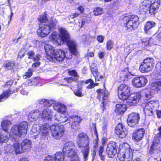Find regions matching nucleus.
Instances as JSON below:
<instances>
[{"instance_id":"f257e3e1","label":"nucleus","mask_w":161,"mask_h":161,"mask_svg":"<svg viewBox=\"0 0 161 161\" xmlns=\"http://www.w3.org/2000/svg\"><path fill=\"white\" fill-rule=\"evenodd\" d=\"M59 34L56 32L52 33L50 36L51 40L55 42L58 45L66 43L70 52L75 56L77 55L78 52L75 42L71 39L69 33L64 29L60 27L58 29Z\"/></svg>"},{"instance_id":"f03ea898","label":"nucleus","mask_w":161,"mask_h":161,"mask_svg":"<svg viewBox=\"0 0 161 161\" xmlns=\"http://www.w3.org/2000/svg\"><path fill=\"white\" fill-rule=\"evenodd\" d=\"M44 48L46 57L49 61L60 62L63 61L66 57L65 53L64 50L58 49L55 51V49L51 45L46 44Z\"/></svg>"},{"instance_id":"7ed1b4c3","label":"nucleus","mask_w":161,"mask_h":161,"mask_svg":"<svg viewBox=\"0 0 161 161\" xmlns=\"http://www.w3.org/2000/svg\"><path fill=\"white\" fill-rule=\"evenodd\" d=\"M17 140L15 139L14 141L13 145L8 146V147L10 148L8 151L9 152L14 154H18L24 152H28L30 151L32 145V143L30 140L25 139L20 144L19 142V139Z\"/></svg>"},{"instance_id":"20e7f679","label":"nucleus","mask_w":161,"mask_h":161,"mask_svg":"<svg viewBox=\"0 0 161 161\" xmlns=\"http://www.w3.org/2000/svg\"><path fill=\"white\" fill-rule=\"evenodd\" d=\"M76 142L77 145L82 153L84 161L88 159L89 152V140L87 135L85 133L81 132L78 135Z\"/></svg>"},{"instance_id":"39448f33","label":"nucleus","mask_w":161,"mask_h":161,"mask_svg":"<svg viewBox=\"0 0 161 161\" xmlns=\"http://www.w3.org/2000/svg\"><path fill=\"white\" fill-rule=\"evenodd\" d=\"M121 22V24L125 28L127 31L131 32L138 28L140 19L137 15L133 14L124 16Z\"/></svg>"},{"instance_id":"423d86ee","label":"nucleus","mask_w":161,"mask_h":161,"mask_svg":"<svg viewBox=\"0 0 161 161\" xmlns=\"http://www.w3.org/2000/svg\"><path fill=\"white\" fill-rule=\"evenodd\" d=\"M28 128V123L25 121L20 123L18 125H14L11 130V136L13 141L16 139L23 137L25 136Z\"/></svg>"},{"instance_id":"0eeeda50","label":"nucleus","mask_w":161,"mask_h":161,"mask_svg":"<svg viewBox=\"0 0 161 161\" xmlns=\"http://www.w3.org/2000/svg\"><path fill=\"white\" fill-rule=\"evenodd\" d=\"M49 125L48 124L44 123L42 124H34L32 127L31 134L36 139L40 134L41 132V138L44 139L48 136L49 132Z\"/></svg>"},{"instance_id":"6e6552de","label":"nucleus","mask_w":161,"mask_h":161,"mask_svg":"<svg viewBox=\"0 0 161 161\" xmlns=\"http://www.w3.org/2000/svg\"><path fill=\"white\" fill-rule=\"evenodd\" d=\"M53 108L55 110L59 112L55 116V120L57 122L63 123L69 119V117L64 114L66 110V107L65 105L60 103H57L54 104Z\"/></svg>"},{"instance_id":"1a4fd4ad","label":"nucleus","mask_w":161,"mask_h":161,"mask_svg":"<svg viewBox=\"0 0 161 161\" xmlns=\"http://www.w3.org/2000/svg\"><path fill=\"white\" fill-rule=\"evenodd\" d=\"M155 65L154 59L153 58L147 57L142 62L139 69L142 73H147L153 69Z\"/></svg>"},{"instance_id":"9d476101","label":"nucleus","mask_w":161,"mask_h":161,"mask_svg":"<svg viewBox=\"0 0 161 161\" xmlns=\"http://www.w3.org/2000/svg\"><path fill=\"white\" fill-rule=\"evenodd\" d=\"M117 91L119 99L125 101L129 99L130 93V88L127 85L123 83L120 84L118 88Z\"/></svg>"},{"instance_id":"9b49d317","label":"nucleus","mask_w":161,"mask_h":161,"mask_svg":"<svg viewBox=\"0 0 161 161\" xmlns=\"http://www.w3.org/2000/svg\"><path fill=\"white\" fill-rule=\"evenodd\" d=\"M51 130V132L53 137L55 139H59L63 136L64 132V128L63 125H59L57 124H53L50 126L49 130Z\"/></svg>"},{"instance_id":"f8f14e48","label":"nucleus","mask_w":161,"mask_h":161,"mask_svg":"<svg viewBox=\"0 0 161 161\" xmlns=\"http://www.w3.org/2000/svg\"><path fill=\"white\" fill-rule=\"evenodd\" d=\"M118 157L120 161H132V153L129 148L123 147L118 153Z\"/></svg>"},{"instance_id":"ddd939ff","label":"nucleus","mask_w":161,"mask_h":161,"mask_svg":"<svg viewBox=\"0 0 161 161\" xmlns=\"http://www.w3.org/2000/svg\"><path fill=\"white\" fill-rule=\"evenodd\" d=\"M125 102V103L116 105L115 112L117 114H122L125 112L127 108L135 106L138 104L137 101Z\"/></svg>"},{"instance_id":"4468645a","label":"nucleus","mask_w":161,"mask_h":161,"mask_svg":"<svg viewBox=\"0 0 161 161\" xmlns=\"http://www.w3.org/2000/svg\"><path fill=\"white\" fill-rule=\"evenodd\" d=\"M75 143L72 141L67 142L64 145L63 152L64 155L67 157H72L76 153L74 151Z\"/></svg>"},{"instance_id":"2eb2a0df","label":"nucleus","mask_w":161,"mask_h":161,"mask_svg":"<svg viewBox=\"0 0 161 161\" xmlns=\"http://www.w3.org/2000/svg\"><path fill=\"white\" fill-rule=\"evenodd\" d=\"M160 136V134L156 135L152 146L149 150V153L152 156H158L159 153L160 152L158 147H159V142H161L160 139L158 138Z\"/></svg>"},{"instance_id":"dca6fc26","label":"nucleus","mask_w":161,"mask_h":161,"mask_svg":"<svg viewBox=\"0 0 161 161\" xmlns=\"http://www.w3.org/2000/svg\"><path fill=\"white\" fill-rule=\"evenodd\" d=\"M118 148V144L114 142H111L108 143L106 149V152L109 158H113L117 153Z\"/></svg>"},{"instance_id":"f3484780","label":"nucleus","mask_w":161,"mask_h":161,"mask_svg":"<svg viewBox=\"0 0 161 161\" xmlns=\"http://www.w3.org/2000/svg\"><path fill=\"white\" fill-rule=\"evenodd\" d=\"M147 82V78L144 76H138L135 77L132 80V85L135 87L141 88L144 86Z\"/></svg>"},{"instance_id":"a211bd4d","label":"nucleus","mask_w":161,"mask_h":161,"mask_svg":"<svg viewBox=\"0 0 161 161\" xmlns=\"http://www.w3.org/2000/svg\"><path fill=\"white\" fill-rule=\"evenodd\" d=\"M51 31L50 26L47 24H39V28L37 31L39 36L44 37L49 34Z\"/></svg>"},{"instance_id":"6ab92c4d","label":"nucleus","mask_w":161,"mask_h":161,"mask_svg":"<svg viewBox=\"0 0 161 161\" xmlns=\"http://www.w3.org/2000/svg\"><path fill=\"white\" fill-rule=\"evenodd\" d=\"M150 2L149 13L151 15H154L157 12L161 5L160 0H148Z\"/></svg>"},{"instance_id":"aec40b11","label":"nucleus","mask_w":161,"mask_h":161,"mask_svg":"<svg viewBox=\"0 0 161 161\" xmlns=\"http://www.w3.org/2000/svg\"><path fill=\"white\" fill-rule=\"evenodd\" d=\"M140 119V116L137 113H132L128 115L127 123L130 127H134L137 124Z\"/></svg>"},{"instance_id":"412c9836","label":"nucleus","mask_w":161,"mask_h":161,"mask_svg":"<svg viewBox=\"0 0 161 161\" xmlns=\"http://www.w3.org/2000/svg\"><path fill=\"white\" fill-rule=\"evenodd\" d=\"M82 119L77 115H73L69 117V122L71 124V127L75 130L79 128V123L82 121Z\"/></svg>"},{"instance_id":"4be33fe9","label":"nucleus","mask_w":161,"mask_h":161,"mask_svg":"<svg viewBox=\"0 0 161 161\" xmlns=\"http://www.w3.org/2000/svg\"><path fill=\"white\" fill-rule=\"evenodd\" d=\"M115 131L116 134L121 138L125 137L127 134L125 128L121 123H119L117 125L115 128Z\"/></svg>"},{"instance_id":"5701e85b","label":"nucleus","mask_w":161,"mask_h":161,"mask_svg":"<svg viewBox=\"0 0 161 161\" xmlns=\"http://www.w3.org/2000/svg\"><path fill=\"white\" fill-rule=\"evenodd\" d=\"M155 101H149L145 105L144 111L146 114L148 116H152L155 111H154L152 108H154L153 105Z\"/></svg>"},{"instance_id":"b1692460","label":"nucleus","mask_w":161,"mask_h":161,"mask_svg":"<svg viewBox=\"0 0 161 161\" xmlns=\"http://www.w3.org/2000/svg\"><path fill=\"white\" fill-rule=\"evenodd\" d=\"M131 75L128 69L126 68L125 69L121 70L119 73L120 80L121 81H127L131 78Z\"/></svg>"},{"instance_id":"393cba45","label":"nucleus","mask_w":161,"mask_h":161,"mask_svg":"<svg viewBox=\"0 0 161 161\" xmlns=\"http://www.w3.org/2000/svg\"><path fill=\"white\" fill-rule=\"evenodd\" d=\"M145 133V130L143 128L136 130L133 135L132 138L136 141L141 140L143 137Z\"/></svg>"},{"instance_id":"a878e982","label":"nucleus","mask_w":161,"mask_h":161,"mask_svg":"<svg viewBox=\"0 0 161 161\" xmlns=\"http://www.w3.org/2000/svg\"><path fill=\"white\" fill-rule=\"evenodd\" d=\"M41 116V118L45 120H50L53 117V112L51 110L45 109L42 111Z\"/></svg>"},{"instance_id":"bb28decb","label":"nucleus","mask_w":161,"mask_h":161,"mask_svg":"<svg viewBox=\"0 0 161 161\" xmlns=\"http://www.w3.org/2000/svg\"><path fill=\"white\" fill-rule=\"evenodd\" d=\"M9 138H11V140L14 143L13 138L11 137V132L10 134L7 132L0 130V142H6L8 141Z\"/></svg>"},{"instance_id":"cd10ccee","label":"nucleus","mask_w":161,"mask_h":161,"mask_svg":"<svg viewBox=\"0 0 161 161\" xmlns=\"http://www.w3.org/2000/svg\"><path fill=\"white\" fill-rule=\"evenodd\" d=\"M16 63L13 61L9 60H5L3 64V67L6 70L13 69L16 66Z\"/></svg>"},{"instance_id":"c85d7f7f","label":"nucleus","mask_w":161,"mask_h":161,"mask_svg":"<svg viewBox=\"0 0 161 161\" xmlns=\"http://www.w3.org/2000/svg\"><path fill=\"white\" fill-rule=\"evenodd\" d=\"M15 90H12L9 88L6 91H3L0 95V101L8 98L10 95L15 92Z\"/></svg>"},{"instance_id":"c756f323","label":"nucleus","mask_w":161,"mask_h":161,"mask_svg":"<svg viewBox=\"0 0 161 161\" xmlns=\"http://www.w3.org/2000/svg\"><path fill=\"white\" fill-rule=\"evenodd\" d=\"M150 2L148 0H146L144 3L141 5L139 8V11L141 13L146 14L147 11L149 12Z\"/></svg>"},{"instance_id":"7c9ffc66","label":"nucleus","mask_w":161,"mask_h":161,"mask_svg":"<svg viewBox=\"0 0 161 161\" xmlns=\"http://www.w3.org/2000/svg\"><path fill=\"white\" fill-rule=\"evenodd\" d=\"M41 113L39 110H35L31 111L28 115L29 119H31L35 120L37 119L40 115Z\"/></svg>"},{"instance_id":"2f4dec72","label":"nucleus","mask_w":161,"mask_h":161,"mask_svg":"<svg viewBox=\"0 0 161 161\" xmlns=\"http://www.w3.org/2000/svg\"><path fill=\"white\" fill-rule=\"evenodd\" d=\"M142 96L140 92H134L130 94L128 99L132 101H139L141 100Z\"/></svg>"},{"instance_id":"473e14b6","label":"nucleus","mask_w":161,"mask_h":161,"mask_svg":"<svg viewBox=\"0 0 161 161\" xmlns=\"http://www.w3.org/2000/svg\"><path fill=\"white\" fill-rule=\"evenodd\" d=\"M155 23L153 21H148L144 25V32L147 33L148 31L155 26Z\"/></svg>"},{"instance_id":"72a5a7b5","label":"nucleus","mask_w":161,"mask_h":161,"mask_svg":"<svg viewBox=\"0 0 161 161\" xmlns=\"http://www.w3.org/2000/svg\"><path fill=\"white\" fill-rule=\"evenodd\" d=\"M151 86L153 89L155 91L158 92L161 90V80L151 83Z\"/></svg>"},{"instance_id":"f704fd0d","label":"nucleus","mask_w":161,"mask_h":161,"mask_svg":"<svg viewBox=\"0 0 161 161\" xmlns=\"http://www.w3.org/2000/svg\"><path fill=\"white\" fill-rule=\"evenodd\" d=\"M38 21L40 23L39 24H44L47 22L48 20V19L47 16L46 12H45L42 15H39V17L37 18Z\"/></svg>"},{"instance_id":"c9c22d12","label":"nucleus","mask_w":161,"mask_h":161,"mask_svg":"<svg viewBox=\"0 0 161 161\" xmlns=\"http://www.w3.org/2000/svg\"><path fill=\"white\" fill-rule=\"evenodd\" d=\"M11 122L8 120H4L2 123L1 125L3 129L2 130H4L8 132V129L10 127Z\"/></svg>"},{"instance_id":"e433bc0d","label":"nucleus","mask_w":161,"mask_h":161,"mask_svg":"<svg viewBox=\"0 0 161 161\" xmlns=\"http://www.w3.org/2000/svg\"><path fill=\"white\" fill-rule=\"evenodd\" d=\"M93 76L95 78V81L97 82L99 81L100 80L104 78V75H100V72L98 71V70L95 71L92 73Z\"/></svg>"},{"instance_id":"4c0bfd02","label":"nucleus","mask_w":161,"mask_h":161,"mask_svg":"<svg viewBox=\"0 0 161 161\" xmlns=\"http://www.w3.org/2000/svg\"><path fill=\"white\" fill-rule=\"evenodd\" d=\"M64 155L61 152H58L55 155L54 160L55 161H64Z\"/></svg>"},{"instance_id":"58836bf2","label":"nucleus","mask_w":161,"mask_h":161,"mask_svg":"<svg viewBox=\"0 0 161 161\" xmlns=\"http://www.w3.org/2000/svg\"><path fill=\"white\" fill-rule=\"evenodd\" d=\"M68 73L69 75L73 77V78L75 79V80L78 81L79 78V76L75 69L70 70L69 69L68 70Z\"/></svg>"},{"instance_id":"ea45409f","label":"nucleus","mask_w":161,"mask_h":161,"mask_svg":"<svg viewBox=\"0 0 161 161\" xmlns=\"http://www.w3.org/2000/svg\"><path fill=\"white\" fill-rule=\"evenodd\" d=\"M155 75L157 76H161V63L158 62L156 64Z\"/></svg>"},{"instance_id":"a19ab883","label":"nucleus","mask_w":161,"mask_h":161,"mask_svg":"<svg viewBox=\"0 0 161 161\" xmlns=\"http://www.w3.org/2000/svg\"><path fill=\"white\" fill-rule=\"evenodd\" d=\"M33 70L32 68H29L28 71L25 72L24 75H23V77L26 79L30 77L33 74Z\"/></svg>"},{"instance_id":"79ce46f5","label":"nucleus","mask_w":161,"mask_h":161,"mask_svg":"<svg viewBox=\"0 0 161 161\" xmlns=\"http://www.w3.org/2000/svg\"><path fill=\"white\" fill-rule=\"evenodd\" d=\"M101 99L103 101H108L109 99V93L108 91H104L102 93Z\"/></svg>"},{"instance_id":"37998d69","label":"nucleus","mask_w":161,"mask_h":161,"mask_svg":"<svg viewBox=\"0 0 161 161\" xmlns=\"http://www.w3.org/2000/svg\"><path fill=\"white\" fill-rule=\"evenodd\" d=\"M77 89L76 91L74 92V94L79 97H81L83 96L82 94V86H78Z\"/></svg>"},{"instance_id":"c03bdc74","label":"nucleus","mask_w":161,"mask_h":161,"mask_svg":"<svg viewBox=\"0 0 161 161\" xmlns=\"http://www.w3.org/2000/svg\"><path fill=\"white\" fill-rule=\"evenodd\" d=\"M40 82V79L39 77H33L31 80V84L32 85L36 86Z\"/></svg>"},{"instance_id":"a18cd8bd","label":"nucleus","mask_w":161,"mask_h":161,"mask_svg":"<svg viewBox=\"0 0 161 161\" xmlns=\"http://www.w3.org/2000/svg\"><path fill=\"white\" fill-rule=\"evenodd\" d=\"M114 45L113 42L111 40H108L107 41L106 43V48L107 50H110L113 47Z\"/></svg>"},{"instance_id":"49530a36","label":"nucleus","mask_w":161,"mask_h":161,"mask_svg":"<svg viewBox=\"0 0 161 161\" xmlns=\"http://www.w3.org/2000/svg\"><path fill=\"white\" fill-rule=\"evenodd\" d=\"M103 9L99 7H97L95 8L94 10V14L95 16L99 15L101 14L103 12Z\"/></svg>"},{"instance_id":"de8ad7c7","label":"nucleus","mask_w":161,"mask_h":161,"mask_svg":"<svg viewBox=\"0 0 161 161\" xmlns=\"http://www.w3.org/2000/svg\"><path fill=\"white\" fill-rule=\"evenodd\" d=\"M149 38L148 37H146L143 38L141 40V41L143 45L144 46H149Z\"/></svg>"},{"instance_id":"09e8293b","label":"nucleus","mask_w":161,"mask_h":161,"mask_svg":"<svg viewBox=\"0 0 161 161\" xmlns=\"http://www.w3.org/2000/svg\"><path fill=\"white\" fill-rule=\"evenodd\" d=\"M91 71L92 73L98 70L97 65L95 63H92L90 66Z\"/></svg>"},{"instance_id":"8fccbe9b","label":"nucleus","mask_w":161,"mask_h":161,"mask_svg":"<svg viewBox=\"0 0 161 161\" xmlns=\"http://www.w3.org/2000/svg\"><path fill=\"white\" fill-rule=\"evenodd\" d=\"M103 152V147L102 146H100L99 149H98V153L99 156L101 157V159L103 160L104 159V156L102 155V153Z\"/></svg>"},{"instance_id":"3c124183","label":"nucleus","mask_w":161,"mask_h":161,"mask_svg":"<svg viewBox=\"0 0 161 161\" xmlns=\"http://www.w3.org/2000/svg\"><path fill=\"white\" fill-rule=\"evenodd\" d=\"M96 92L97 93V98L99 100H101V99L102 95V94L103 92H102V90L101 88H99L96 90Z\"/></svg>"},{"instance_id":"603ef678","label":"nucleus","mask_w":161,"mask_h":161,"mask_svg":"<svg viewBox=\"0 0 161 161\" xmlns=\"http://www.w3.org/2000/svg\"><path fill=\"white\" fill-rule=\"evenodd\" d=\"M145 100H148L151 99L153 97L151 92H149L145 94Z\"/></svg>"},{"instance_id":"864d4df0","label":"nucleus","mask_w":161,"mask_h":161,"mask_svg":"<svg viewBox=\"0 0 161 161\" xmlns=\"http://www.w3.org/2000/svg\"><path fill=\"white\" fill-rule=\"evenodd\" d=\"M98 85V83H94L93 80L91 84H89L86 87V88L88 89H92L95 86H97Z\"/></svg>"},{"instance_id":"5fc2aeb1","label":"nucleus","mask_w":161,"mask_h":161,"mask_svg":"<svg viewBox=\"0 0 161 161\" xmlns=\"http://www.w3.org/2000/svg\"><path fill=\"white\" fill-rule=\"evenodd\" d=\"M64 80L69 83H71L72 81H77L75 80V79L73 78L72 77L65 78H64Z\"/></svg>"},{"instance_id":"6e6d98bb","label":"nucleus","mask_w":161,"mask_h":161,"mask_svg":"<svg viewBox=\"0 0 161 161\" xmlns=\"http://www.w3.org/2000/svg\"><path fill=\"white\" fill-rule=\"evenodd\" d=\"M27 55L28 56V58L29 59H32L34 58L35 55V53L32 51H30L27 53Z\"/></svg>"},{"instance_id":"4d7b16f0","label":"nucleus","mask_w":161,"mask_h":161,"mask_svg":"<svg viewBox=\"0 0 161 161\" xmlns=\"http://www.w3.org/2000/svg\"><path fill=\"white\" fill-rule=\"evenodd\" d=\"M104 39V36L102 35H98L97 37V39L99 43H103Z\"/></svg>"},{"instance_id":"13d9d810","label":"nucleus","mask_w":161,"mask_h":161,"mask_svg":"<svg viewBox=\"0 0 161 161\" xmlns=\"http://www.w3.org/2000/svg\"><path fill=\"white\" fill-rule=\"evenodd\" d=\"M98 146V142L97 139H96L94 143V150L93 153V154H95L96 153V151L97 150V149Z\"/></svg>"},{"instance_id":"bf43d9fd","label":"nucleus","mask_w":161,"mask_h":161,"mask_svg":"<svg viewBox=\"0 0 161 161\" xmlns=\"http://www.w3.org/2000/svg\"><path fill=\"white\" fill-rule=\"evenodd\" d=\"M107 101H102L101 105V108H103V112L106 109V107L107 106Z\"/></svg>"},{"instance_id":"052dcab7","label":"nucleus","mask_w":161,"mask_h":161,"mask_svg":"<svg viewBox=\"0 0 161 161\" xmlns=\"http://www.w3.org/2000/svg\"><path fill=\"white\" fill-rule=\"evenodd\" d=\"M71 158V161H80L78 156L76 153L75 155H73L72 157H69Z\"/></svg>"},{"instance_id":"680f3d73","label":"nucleus","mask_w":161,"mask_h":161,"mask_svg":"<svg viewBox=\"0 0 161 161\" xmlns=\"http://www.w3.org/2000/svg\"><path fill=\"white\" fill-rule=\"evenodd\" d=\"M94 56V53L92 52L87 53L85 55V58H88L89 57H93Z\"/></svg>"},{"instance_id":"e2e57ef3","label":"nucleus","mask_w":161,"mask_h":161,"mask_svg":"<svg viewBox=\"0 0 161 161\" xmlns=\"http://www.w3.org/2000/svg\"><path fill=\"white\" fill-rule=\"evenodd\" d=\"M44 161H54V157L50 155L46 157Z\"/></svg>"},{"instance_id":"0e129e2a","label":"nucleus","mask_w":161,"mask_h":161,"mask_svg":"<svg viewBox=\"0 0 161 161\" xmlns=\"http://www.w3.org/2000/svg\"><path fill=\"white\" fill-rule=\"evenodd\" d=\"M44 105L47 107L51 106L53 103V101H42Z\"/></svg>"},{"instance_id":"69168bd1","label":"nucleus","mask_w":161,"mask_h":161,"mask_svg":"<svg viewBox=\"0 0 161 161\" xmlns=\"http://www.w3.org/2000/svg\"><path fill=\"white\" fill-rule=\"evenodd\" d=\"M13 82L11 80H9L7 81L6 83L5 86L8 88H10L13 84Z\"/></svg>"},{"instance_id":"338daca9","label":"nucleus","mask_w":161,"mask_h":161,"mask_svg":"<svg viewBox=\"0 0 161 161\" xmlns=\"http://www.w3.org/2000/svg\"><path fill=\"white\" fill-rule=\"evenodd\" d=\"M80 14L78 12H75L70 15V17L72 19H74L78 17Z\"/></svg>"},{"instance_id":"774afa93","label":"nucleus","mask_w":161,"mask_h":161,"mask_svg":"<svg viewBox=\"0 0 161 161\" xmlns=\"http://www.w3.org/2000/svg\"><path fill=\"white\" fill-rule=\"evenodd\" d=\"M78 10L80 11L81 14H83L85 10L84 8L82 6H80L78 8Z\"/></svg>"}]
</instances>
